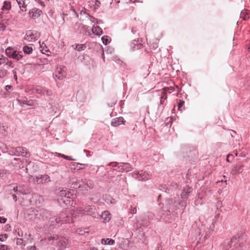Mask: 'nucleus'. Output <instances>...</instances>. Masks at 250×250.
I'll return each mask as SVG.
<instances>
[{"label":"nucleus","mask_w":250,"mask_h":250,"mask_svg":"<svg viewBox=\"0 0 250 250\" xmlns=\"http://www.w3.org/2000/svg\"><path fill=\"white\" fill-rule=\"evenodd\" d=\"M240 238L233 237L231 240H227L224 243V250H229L230 248L234 247V249L231 250H243L240 243Z\"/></svg>","instance_id":"f257e3e1"},{"label":"nucleus","mask_w":250,"mask_h":250,"mask_svg":"<svg viewBox=\"0 0 250 250\" xmlns=\"http://www.w3.org/2000/svg\"><path fill=\"white\" fill-rule=\"evenodd\" d=\"M68 211L67 210H63L59 215L52 217L50 221L52 225L56 226L60 222H65L69 221V214H71V212H68ZM69 212H71V211Z\"/></svg>","instance_id":"f03ea898"},{"label":"nucleus","mask_w":250,"mask_h":250,"mask_svg":"<svg viewBox=\"0 0 250 250\" xmlns=\"http://www.w3.org/2000/svg\"><path fill=\"white\" fill-rule=\"evenodd\" d=\"M132 176L139 181H143L150 179L151 174L149 172L141 170L139 171H134L132 173Z\"/></svg>","instance_id":"7ed1b4c3"},{"label":"nucleus","mask_w":250,"mask_h":250,"mask_svg":"<svg viewBox=\"0 0 250 250\" xmlns=\"http://www.w3.org/2000/svg\"><path fill=\"white\" fill-rule=\"evenodd\" d=\"M154 217V214L153 213L151 212H147L142 215L141 219L138 221V222L140 225L144 227H146L150 224Z\"/></svg>","instance_id":"20e7f679"},{"label":"nucleus","mask_w":250,"mask_h":250,"mask_svg":"<svg viewBox=\"0 0 250 250\" xmlns=\"http://www.w3.org/2000/svg\"><path fill=\"white\" fill-rule=\"evenodd\" d=\"M73 194L69 190L62 189L58 193V196L59 198H61L58 200L62 201L65 204L67 205L70 204V201L68 200V199L73 198Z\"/></svg>","instance_id":"39448f33"},{"label":"nucleus","mask_w":250,"mask_h":250,"mask_svg":"<svg viewBox=\"0 0 250 250\" xmlns=\"http://www.w3.org/2000/svg\"><path fill=\"white\" fill-rule=\"evenodd\" d=\"M13 155L22 156L25 158H28L30 156V153L25 147H17L13 148L12 150L10 151Z\"/></svg>","instance_id":"423d86ee"},{"label":"nucleus","mask_w":250,"mask_h":250,"mask_svg":"<svg viewBox=\"0 0 250 250\" xmlns=\"http://www.w3.org/2000/svg\"><path fill=\"white\" fill-rule=\"evenodd\" d=\"M30 212H33L34 217L32 216L31 219H40L41 218H46L49 216V212L44 208H38L37 210H31Z\"/></svg>","instance_id":"0eeeda50"},{"label":"nucleus","mask_w":250,"mask_h":250,"mask_svg":"<svg viewBox=\"0 0 250 250\" xmlns=\"http://www.w3.org/2000/svg\"><path fill=\"white\" fill-rule=\"evenodd\" d=\"M40 36V33L36 31L28 30L26 32L24 39L29 42H35Z\"/></svg>","instance_id":"6e6552de"},{"label":"nucleus","mask_w":250,"mask_h":250,"mask_svg":"<svg viewBox=\"0 0 250 250\" xmlns=\"http://www.w3.org/2000/svg\"><path fill=\"white\" fill-rule=\"evenodd\" d=\"M5 54L9 57L12 58L17 61L20 60L23 57L21 52L14 50L10 47L5 50Z\"/></svg>","instance_id":"1a4fd4ad"},{"label":"nucleus","mask_w":250,"mask_h":250,"mask_svg":"<svg viewBox=\"0 0 250 250\" xmlns=\"http://www.w3.org/2000/svg\"><path fill=\"white\" fill-rule=\"evenodd\" d=\"M93 187V183L92 180L86 179H83L80 181L79 189L82 190H88Z\"/></svg>","instance_id":"9d476101"},{"label":"nucleus","mask_w":250,"mask_h":250,"mask_svg":"<svg viewBox=\"0 0 250 250\" xmlns=\"http://www.w3.org/2000/svg\"><path fill=\"white\" fill-rule=\"evenodd\" d=\"M109 166H111L112 167H116L118 166V168L122 171H129L132 169L131 165L127 163H120L119 164L117 162H113L109 164Z\"/></svg>","instance_id":"9b49d317"},{"label":"nucleus","mask_w":250,"mask_h":250,"mask_svg":"<svg viewBox=\"0 0 250 250\" xmlns=\"http://www.w3.org/2000/svg\"><path fill=\"white\" fill-rule=\"evenodd\" d=\"M84 211L85 215H90L94 218L97 217L98 216L96 209L94 206H87L84 208Z\"/></svg>","instance_id":"f8f14e48"},{"label":"nucleus","mask_w":250,"mask_h":250,"mask_svg":"<svg viewBox=\"0 0 250 250\" xmlns=\"http://www.w3.org/2000/svg\"><path fill=\"white\" fill-rule=\"evenodd\" d=\"M126 179V177L122 175H118L116 178V182L121 187L126 188L127 185Z\"/></svg>","instance_id":"ddd939ff"},{"label":"nucleus","mask_w":250,"mask_h":250,"mask_svg":"<svg viewBox=\"0 0 250 250\" xmlns=\"http://www.w3.org/2000/svg\"><path fill=\"white\" fill-rule=\"evenodd\" d=\"M42 14V10L38 8H33L29 12L30 17L33 19L39 18Z\"/></svg>","instance_id":"4468645a"},{"label":"nucleus","mask_w":250,"mask_h":250,"mask_svg":"<svg viewBox=\"0 0 250 250\" xmlns=\"http://www.w3.org/2000/svg\"><path fill=\"white\" fill-rule=\"evenodd\" d=\"M192 192V188L189 186H186V187L184 188L181 194V198L183 199H188Z\"/></svg>","instance_id":"2eb2a0df"},{"label":"nucleus","mask_w":250,"mask_h":250,"mask_svg":"<svg viewBox=\"0 0 250 250\" xmlns=\"http://www.w3.org/2000/svg\"><path fill=\"white\" fill-rule=\"evenodd\" d=\"M37 184L48 183L50 181V177L46 174L37 176Z\"/></svg>","instance_id":"dca6fc26"},{"label":"nucleus","mask_w":250,"mask_h":250,"mask_svg":"<svg viewBox=\"0 0 250 250\" xmlns=\"http://www.w3.org/2000/svg\"><path fill=\"white\" fill-rule=\"evenodd\" d=\"M71 214L72 217H75L76 215L83 216L85 215L84 208L82 207L78 208L75 210H71Z\"/></svg>","instance_id":"f3484780"},{"label":"nucleus","mask_w":250,"mask_h":250,"mask_svg":"<svg viewBox=\"0 0 250 250\" xmlns=\"http://www.w3.org/2000/svg\"><path fill=\"white\" fill-rule=\"evenodd\" d=\"M55 76L58 78V79L59 80H62L65 76V70L61 67H57L55 71Z\"/></svg>","instance_id":"a211bd4d"},{"label":"nucleus","mask_w":250,"mask_h":250,"mask_svg":"<svg viewBox=\"0 0 250 250\" xmlns=\"http://www.w3.org/2000/svg\"><path fill=\"white\" fill-rule=\"evenodd\" d=\"M178 188V186L176 184L173 183V184H171L170 186H166V185H165L164 186H161V188H160V190L163 191H165L166 192H167L168 193H170V190H173L174 189H175L176 188Z\"/></svg>","instance_id":"6ab92c4d"},{"label":"nucleus","mask_w":250,"mask_h":250,"mask_svg":"<svg viewBox=\"0 0 250 250\" xmlns=\"http://www.w3.org/2000/svg\"><path fill=\"white\" fill-rule=\"evenodd\" d=\"M124 122V119L122 117L116 118L112 119L111 125L114 127L118 126V125L123 124Z\"/></svg>","instance_id":"aec40b11"},{"label":"nucleus","mask_w":250,"mask_h":250,"mask_svg":"<svg viewBox=\"0 0 250 250\" xmlns=\"http://www.w3.org/2000/svg\"><path fill=\"white\" fill-rule=\"evenodd\" d=\"M243 167L244 165L242 164L237 165L232 168V169L231 170V173L233 175L240 173L243 170Z\"/></svg>","instance_id":"412c9836"},{"label":"nucleus","mask_w":250,"mask_h":250,"mask_svg":"<svg viewBox=\"0 0 250 250\" xmlns=\"http://www.w3.org/2000/svg\"><path fill=\"white\" fill-rule=\"evenodd\" d=\"M167 99V93L165 91H162L161 96L160 97V105L158 108L160 109H163L164 106L163 105L165 101Z\"/></svg>","instance_id":"4be33fe9"},{"label":"nucleus","mask_w":250,"mask_h":250,"mask_svg":"<svg viewBox=\"0 0 250 250\" xmlns=\"http://www.w3.org/2000/svg\"><path fill=\"white\" fill-rule=\"evenodd\" d=\"M93 33L97 36H101L103 34V30L98 26H93L92 29Z\"/></svg>","instance_id":"5701e85b"},{"label":"nucleus","mask_w":250,"mask_h":250,"mask_svg":"<svg viewBox=\"0 0 250 250\" xmlns=\"http://www.w3.org/2000/svg\"><path fill=\"white\" fill-rule=\"evenodd\" d=\"M101 217L105 222H108L111 219V214L107 210L103 212Z\"/></svg>","instance_id":"b1692460"},{"label":"nucleus","mask_w":250,"mask_h":250,"mask_svg":"<svg viewBox=\"0 0 250 250\" xmlns=\"http://www.w3.org/2000/svg\"><path fill=\"white\" fill-rule=\"evenodd\" d=\"M70 165L73 167L72 168H73L74 170H80L83 169V167H82V166H85L87 165L75 162H71L70 163Z\"/></svg>","instance_id":"393cba45"},{"label":"nucleus","mask_w":250,"mask_h":250,"mask_svg":"<svg viewBox=\"0 0 250 250\" xmlns=\"http://www.w3.org/2000/svg\"><path fill=\"white\" fill-rule=\"evenodd\" d=\"M80 181L75 178L71 179V186L74 188H79Z\"/></svg>","instance_id":"a878e982"},{"label":"nucleus","mask_w":250,"mask_h":250,"mask_svg":"<svg viewBox=\"0 0 250 250\" xmlns=\"http://www.w3.org/2000/svg\"><path fill=\"white\" fill-rule=\"evenodd\" d=\"M43 87L40 86H36L33 87L31 89L32 93H36L42 95Z\"/></svg>","instance_id":"bb28decb"},{"label":"nucleus","mask_w":250,"mask_h":250,"mask_svg":"<svg viewBox=\"0 0 250 250\" xmlns=\"http://www.w3.org/2000/svg\"><path fill=\"white\" fill-rule=\"evenodd\" d=\"M21 10L22 11H26V6L25 5V1L24 0H16Z\"/></svg>","instance_id":"cd10ccee"},{"label":"nucleus","mask_w":250,"mask_h":250,"mask_svg":"<svg viewBox=\"0 0 250 250\" xmlns=\"http://www.w3.org/2000/svg\"><path fill=\"white\" fill-rule=\"evenodd\" d=\"M74 47V48L77 51H81L84 50L86 48V46L84 44H76L72 46Z\"/></svg>","instance_id":"c85d7f7f"},{"label":"nucleus","mask_w":250,"mask_h":250,"mask_svg":"<svg viewBox=\"0 0 250 250\" xmlns=\"http://www.w3.org/2000/svg\"><path fill=\"white\" fill-rule=\"evenodd\" d=\"M102 244L103 245H113L115 244V241L114 240L111 239H102Z\"/></svg>","instance_id":"c756f323"},{"label":"nucleus","mask_w":250,"mask_h":250,"mask_svg":"<svg viewBox=\"0 0 250 250\" xmlns=\"http://www.w3.org/2000/svg\"><path fill=\"white\" fill-rule=\"evenodd\" d=\"M11 8V2L10 1H5L3 3V5L1 9L2 10H9Z\"/></svg>","instance_id":"7c9ffc66"},{"label":"nucleus","mask_w":250,"mask_h":250,"mask_svg":"<svg viewBox=\"0 0 250 250\" xmlns=\"http://www.w3.org/2000/svg\"><path fill=\"white\" fill-rule=\"evenodd\" d=\"M89 19L92 22L95 23L97 24L103 23L102 21H101V20L96 19L94 17L91 16H89Z\"/></svg>","instance_id":"2f4dec72"},{"label":"nucleus","mask_w":250,"mask_h":250,"mask_svg":"<svg viewBox=\"0 0 250 250\" xmlns=\"http://www.w3.org/2000/svg\"><path fill=\"white\" fill-rule=\"evenodd\" d=\"M23 51L24 53H26L27 54H30L32 53L33 49L31 47L28 46H25L23 48Z\"/></svg>","instance_id":"473e14b6"},{"label":"nucleus","mask_w":250,"mask_h":250,"mask_svg":"<svg viewBox=\"0 0 250 250\" xmlns=\"http://www.w3.org/2000/svg\"><path fill=\"white\" fill-rule=\"evenodd\" d=\"M102 40L103 43L104 44L106 45L110 42V38L107 36H104L102 38Z\"/></svg>","instance_id":"72a5a7b5"},{"label":"nucleus","mask_w":250,"mask_h":250,"mask_svg":"<svg viewBox=\"0 0 250 250\" xmlns=\"http://www.w3.org/2000/svg\"><path fill=\"white\" fill-rule=\"evenodd\" d=\"M52 94L51 91H49L46 88L43 87L42 95L43 96H50Z\"/></svg>","instance_id":"f704fd0d"},{"label":"nucleus","mask_w":250,"mask_h":250,"mask_svg":"<svg viewBox=\"0 0 250 250\" xmlns=\"http://www.w3.org/2000/svg\"><path fill=\"white\" fill-rule=\"evenodd\" d=\"M57 156L62 157L64 159H66L67 160H74V159H72L71 156H66L64 154L58 153H57Z\"/></svg>","instance_id":"c9c22d12"},{"label":"nucleus","mask_w":250,"mask_h":250,"mask_svg":"<svg viewBox=\"0 0 250 250\" xmlns=\"http://www.w3.org/2000/svg\"><path fill=\"white\" fill-rule=\"evenodd\" d=\"M36 178H37V176L34 177L33 176L29 175L28 177V181L30 182L37 184V179H36Z\"/></svg>","instance_id":"e433bc0d"},{"label":"nucleus","mask_w":250,"mask_h":250,"mask_svg":"<svg viewBox=\"0 0 250 250\" xmlns=\"http://www.w3.org/2000/svg\"><path fill=\"white\" fill-rule=\"evenodd\" d=\"M4 63L5 65H6L8 67L11 68H13L14 67V64L13 62L11 61H9L8 59L6 61V62H4Z\"/></svg>","instance_id":"4c0bfd02"},{"label":"nucleus","mask_w":250,"mask_h":250,"mask_svg":"<svg viewBox=\"0 0 250 250\" xmlns=\"http://www.w3.org/2000/svg\"><path fill=\"white\" fill-rule=\"evenodd\" d=\"M37 104V103L35 101L29 100L27 101V103H26V105L28 106H36Z\"/></svg>","instance_id":"58836bf2"},{"label":"nucleus","mask_w":250,"mask_h":250,"mask_svg":"<svg viewBox=\"0 0 250 250\" xmlns=\"http://www.w3.org/2000/svg\"><path fill=\"white\" fill-rule=\"evenodd\" d=\"M174 87H173L172 86H169V87L164 88L163 91H165L167 93V91H168L169 93H171V92L174 91Z\"/></svg>","instance_id":"ea45409f"},{"label":"nucleus","mask_w":250,"mask_h":250,"mask_svg":"<svg viewBox=\"0 0 250 250\" xmlns=\"http://www.w3.org/2000/svg\"><path fill=\"white\" fill-rule=\"evenodd\" d=\"M6 132V129L4 126L1 125H0V133L5 136Z\"/></svg>","instance_id":"a19ab883"},{"label":"nucleus","mask_w":250,"mask_h":250,"mask_svg":"<svg viewBox=\"0 0 250 250\" xmlns=\"http://www.w3.org/2000/svg\"><path fill=\"white\" fill-rule=\"evenodd\" d=\"M31 210H33V209H28V211H27V216H28V217L29 219H31L30 217H31L32 216L33 217H34V214L33 213V212H30V211ZM36 219H31V220H35Z\"/></svg>","instance_id":"79ce46f5"},{"label":"nucleus","mask_w":250,"mask_h":250,"mask_svg":"<svg viewBox=\"0 0 250 250\" xmlns=\"http://www.w3.org/2000/svg\"><path fill=\"white\" fill-rule=\"evenodd\" d=\"M6 60H7V58L3 57V56L0 54V65L6 62Z\"/></svg>","instance_id":"37998d69"},{"label":"nucleus","mask_w":250,"mask_h":250,"mask_svg":"<svg viewBox=\"0 0 250 250\" xmlns=\"http://www.w3.org/2000/svg\"><path fill=\"white\" fill-rule=\"evenodd\" d=\"M8 237L7 234L0 235V240L1 242H4Z\"/></svg>","instance_id":"c03bdc74"},{"label":"nucleus","mask_w":250,"mask_h":250,"mask_svg":"<svg viewBox=\"0 0 250 250\" xmlns=\"http://www.w3.org/2000/svg\"><path fill=\"white\" fill-rule=\"evenodd\" d=\"M0 250H10L8 246L5 245H0Z\"/></svg>","instance_id":"a18cd8bd"},{"label":"nucleus","mask_w":250,"mask_h":250,"mask_svg":"<svg viewBox=\"0 0 250 250\" xmlns=\"http://www.w3.org/2000/svg\"><path fill=\"white\" fill-rule=\"evenodd\" d=\"M6 75V71L3 70V69H0V78H3L5 77Z\"/></svg>","instance_id":"49530a36"},{"label":"nucleus","mask_w":250,"mask_h":250,"mask_svg":"<svg viewBox=\"0 0 250 250\" xmlns=\"http://www.w3.org/2000/svg\"><path fill=\"white\" fill-rule=\"evenodd\" d=\"M240 17L243 18L244 20H246L249 18V16L245 15V12L241 11L240 14Z\"/></svg>","instance_id":"de8ad7c7"},{"label":"nucleus","mask_w":250,"mask_h":250,"mask_svg":"<svg viewBox=\"0 0 250 250\" xmlns=\"http://www.w3.org/2000/svg\"><path fill=\"white\" fill-rule=\"evenodd\" d=\"M19 103L21 105L22 104H26V103H27V100H24V99H21V100H18Z\"/></svg>","instance_id":"09e8293b"},{"label":"nucleus","mask_w":250,"mask_h":250,"mask_svg":"<svg viewBox=\"0 0 250 250\" xmlns=\"http://www.w3.org/2000/svg\"><path fill=\"white\" fill-rule=\"evenodd\" d=\"M130 213L131 214H135L137 212V208H131L130 211Z\"/></svg>","instance_id":"8fccbe9b"},{"label":"nucleus","mask_w":250,"mask_h":250,"mask_svg":"<svg viewBox=\"0 0 250 250\" xmlns=\"http://www.w3.org/2000/svg\"><path fill=\"white\" fill-rule=\"evenodd\" d=\"M7 219L3 217H0V223H4L6 222Z\"/></svg>","instance_id":"3c124183"},{"label":"nucleus","mask_w":250,"mask_h":250,"mask_svg":"<svg viewBox=\"0 0 250 250\" xmlns=\"http://www.w3.org/2000/svg\"><path fill=\"white\" fill-rule=\"evenodd\" d=\"M179 205L181 206L182 207L185 208V207H186V202L184 201H181L179 203Z\"/></svg>","instance_id":"603ef678"},{"label":"nucleus","mask_w":250,"mask_h":250,"mask_svg":"<svg viewBox=\"0 0 250 250\" xmlns=\"http://www.w3.org/2000/svg\"><path fill=\"white\" fill-rule=\"evenodd\" d=\"M27 250H36V247L35 246H31L27 248Z\"/></svg>","instance_id":"864d4df0"},{"label":"nucleus","mask_w":250,"mask_h":250,"mask_svg":"<svg viewBox=\"0 0 250 250\" xmlns=\"http://www.w3.org/2000/svg\"><path fill=\"white\" fill-rule=\"evenodd\" d=\"M23 240L21 238H18L17 239V245H21L22 243Z\"/></svg>","instance_id":"5fc2aeb1"},{"label":"nucleus","mask_w":250,"mask_h":250,"mask_svg":"<svg viewBox=\"0 0 250 250\" xmlns=\"http://www.w3.org/2000/svg\"><path fill=\"white\" fill-rule=\"evenodd\" d=\"M184 104V101H181L178 104V109H180Z\"/></svg>","instance_id":"6e6d98bb"},{"label":"nucleus","mask_w":250,"mask_h":250,"mask_svg":"<svg viewBox=\"0 0 250 250\" xmlns=\"http://www.w3.org/2000/svg\"><path fill=\"white\" fill-rule=\"evenodd\" d=\"M12 73H13V75H14V80H16V81H17L18 77H17V76L16 72L15 70H13L12 71Z\"/></svg>","instance_id":"4d7b16f0"},{"label":"nucleus","mask_w":250,"mask_h":250,"mask_svg":"<svg viewBox=\"0 0 250 250\" xmlns=\"http://www.w3.org/2000/svg\"><path fill=\"white\" fill-rule=\"evenodd\" d=\"M232 158L233 157V154H229L227 156V161L229 162H230V160H229V158Z\"/></svg>","instance_id":"13d9d810"},{"label":"nucleus","mask_w":250,"mask_h":250,"mask_svg":"<svg viewBox=\"0 0 250 250\" xmlns=\"http://www.w3.org/2000/svg\"><path fill=\"white\" fill-rule=\"evenodd\" d=\"M12 87V86L11 85H7L6 86H5V89L6 90H8L9 89H11Z\"/></svg>","instance_id":"bf43d9fd"},{"label":"nucleus","mask_w":250,"mask_h":250,"mask_svg":"<svg viewBox=\"0 0 250 250\" xmlns=\"http://www.w3.org/2000/svg\"><path fill=\"white\" fill-rule=\"evenodd\" d=\"M13 190L14 192H16V193H20V191H19L18 189V188L16 187H15L14 188H13Z\"/></svg>","instance_id":"052dcab7"},{"label":"nucleus","mask_w":250,"mask_h":250,"mask_svg":"<svg viewBox=\"0 0 250 250\" xmlns=\"http://www.w3.org/2000/svg\"><path fill=\"white\" fill-rule=\"evenodd\" d=\"M130 1L131 2H141V3H142L143 1H140L139 0H130Z\"/></svg>","instance_id":"680f3d73"},{"label":"nucleus","mask_w":250,"mask_h":250,"mask_svg":"<svg viewBox=\"0 0 250 250\" xmlns=\"http://www.w3.org/2000/svg\"><path fill=\"white\" fill-rule=\"evenodd\" d=\"M214 223L213 222H212V226H210V229L212 231H213V229H214Z\"/></svg>","instance_id":"e2e57ef3"},{"label":"nucleus","mask_w":250,"mask_h":250,"mask_svg":"<svg viewBox=\"0 0 250 250\" xmlns=\"http://www.w3.org/2000/svg\"><path fill=\"white\" fill-rule=\"evenodd\" d=\"M12 198H13V199L15 201H17V196L15 194H13L12 195Z\"/></svg>","instance_id":"0e129e2a"},{"label":"nucleus","mask_w":250,"mask_h":250,"mask_svg":"<svg viewBox=\"0 0 250 250\" xmlns=\"http://www.w3.org/2000/svg\"><path fill=\"white\" fill-rule=\"evenodd\" d=\"M87 250H98V249L95 247H90Z\"/></svg>","instance_id":"69168bd1"},{"label":"nucleus","mask_w":250,"mask_h":250,"mask_svg":"<svg viewBox=\"0 0 250 250\" xmlns=\"http://www.w3.org/2000/svg\"><path fill=\"white\" fill-rule=\"evenodd\" d=\"M161 218H162V219L164 221H166V222H167V220L165 218V217L164 216V215H163V216H161Z\"/></svg>","instance_id":"338daca9"},{"label":"nucleus","mask_w":250,"mask_h":250,"mask_svg":"<svg viewBox=\"0 0 250 250\" xmlns=\"http://www.w3.org/2000/svg\"><path fill=\"white\" fill-rule=\"evenodd\" d=\"M39 3H40L43 6H45V5H44V2H42V1H40H40H39Z\"/></svg>","instance_id":"774afa93"}]
</instances>
